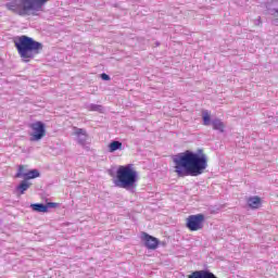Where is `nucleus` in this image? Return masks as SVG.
<instances>
[{"label":"nucleus","instance_id":"1","mask_svg":"<svg viewBox=\"0 0 278 278\" xmlns=\"http://www.w3.org/2000/svg\"><path fill=\"white\" fill-rule=\"evenodd\" d=\"M174 173L177 177H199L207 169V154L203 150L192 152L187 150L173 157Z\"/></svg>","mask_w":278,"mask_h":278},{"label":"nucleus","instance_id":"2","mask_svg":"<svg viewBox=\"0 0 278 278\" xmlns=\"http://www.w3.org/2000/svg\"><path fill=\"white\" fill-rule=\"evenodd\" d=\"M114 184L117 188H123L124 190H128V192H135L138 186V172L134 169V165L119 166Z\"/></svg>","mask_w":278,"mask_h":278},{"label":"nucleus","instance_id":"3","mask_svg":"<svg viewBox=\"0 0 278 278\" xmlns=\"http://www.w3.org/2000/svg\"><path fill=\"white\" fill-rule=\"evenodd\" d=\"M15 47L17 49V53L24 62L34 60V58H36V55L42 51V43L25 35L21 36L18 40L15 41Z\"/></svg>","mask_w":278,"mask_h":278},{"label":"nucleus","instance_id":"4","mask_svg":"<svg viewBox=\"0 0 278 278\" xmlns=\"http://www.w3.org/2000/svg\"><path fill=\"white\" fill-rule=\"evenodd\" d=\"M48 1L49 0H13L7 3V8L20 16H25L27 12H42Z\"/></svg>","mask_w":278,"mask_h":278},{"label":"nucleus","instance_id":"5","mask_svg":"<svg viewBox=\"0 0 278 278\" xmlns=\"http://www.w3.org/2000/svg\"><path fill=\"white\" fill-rule=\"evenodd\" d=\"M202 121L204 127H210L212 125L215 131H219V134H225V123L220 118H213L210 114V111H202Z\"/></svg>","mask_w":278,"mask_h":278},{"label":"nucleus","instance_id":"6","mask_svg":"<svg viewBox=\"0 0 278 278\" xmlns=\"http://www.w3.org/2000/svg\"><path fill=\"white\" fill-rule=\"evenodd\" d=\"M29 140L30 142H40L43 136H47V128L42 122H34L29 124Z\"/></svg>","mask_w":278,"mask_h":278},{"label":"nucleus","instance_id":"7","mask_svg":"<svg viewBox=\"0 0 278 278\" xmlns=\"http://www.w3.org/2000/svg\"><path fill=\"white\" fill-rule=\"evenodd\" d=\"M205 215L203 214L190 215L187 218V229H189L190 231H199L200 229H203Z\"/></svg>","mask_w":278,"mask_h":278},{"label":"nucleus","instance_id":"8","mask_svg":"<svg viewBox=\"0 0 278 278\" xmlns=\"http://www.w3.org/2000/svg\"><path fill=\"white\" fill-rule=\"evenodd\" d=\"M141 240H143L144 245L151 251H155L160 244V240H157V238L150 236L147 232H142Z\"/></svg>","mask_w":278,"mask_h":278},{"label":"nucleus","instance_id":"9","mask_svg":"<svg viewBox=\"0 0 278 278\" xmlns=\"http://www.w3.org/2000/svg\"><path fill=\"white\" fill-rule=\"evenodd\" d=\"M30 207L34 212L47 214V212H49V210H51L53 207H58V204L54 202H48L47 204L36 203V204H31Z\"/></svg>","mask_w":278,"mask_h":278},{"label":"nucleus","instance_id":"10","mask_svg":"<svg viewBox=\"0 0 278 278\" xmlns=\"http://www.w3.org/2000/svg\"><path fill=\"white\" fill-rule=\"evenodd\" d=\"M74 136H76L80 147H86L88 142V132H86V129L74 127Z\"/></svg>","mask_w":278,"mask_h":278},{"label":"nucleus","instance_id":"11","mask_svg":"<svg viewBox=\"0 0 278 278\" xmlns=\"http://www.w3.org/2000/svg\"><path fill=\"white\" fill-rule=\"evenodd\" d=\"M267 12L270 16H274L275 20L273 21L274 25L278 23V0H270L267 2Z\"/></svg>","mask_w":278,"mask_h":278},{"label":"nucleus","instance_id":"12","mask_svg":"<svg viewBox=\"0 0 278 278\" xmlns=\"http://www.w3.org/2000/svg\"><path fill=\"white\" fill-rule=\"evenodd\" d=\"M31 187V184H29L27 180H23L17 187L16 190L20 192V194H25L27 190Z\"/></svg>","mask_w":278,"mask_h":278},{"label":"nucleus","instance_id":"13","mask_svg":"<svg viewBox=\"0 0 278 278\" xmlns=\"http://www.w3.org/2000/svg\"><path fill=\"white\" fill-rule=\"evenodd\" d=\"M262 204V200L258 197H253L248 200V205L253 210H257Z\"/></svg>","mask_w":278,"mask_h":278},{"label":"nucleus","instance_id":"14","mask_svg":"<svg viewBox=\"0 0 278 278\" xmlns=\"http://www.w3.org/2000/svg\"><path fill=\"white\" fill-rule=\"evenodd\" d=\"M121 149H123V142H121V141H112L109 144V152L110 153H114V151H121Z\"/></svg>","mask_w":278,"mask_h":278},{"label":"nucleus","instance_id":"15","mask_svg":"<svg viewBox=\"0 0 278 278\" xmlns=\"http://www.w3.org/2000/svg\"><path fill=\"white\" fill-rule=\"evenodd\" d=\"M86 109L89 111V112H100V113H103V105L101 104H88L86 106Z\"/></svg>","mask_w":278,"mask_h":278},{"label":"nucleus","instance_id":"16","mask_svg":"<svg viewBox=\"0 0 278 278\" xmlns=\"http://www.w3.org/2000/svg\"><path fill=\"white\" fill-rule=\"evenodd\" d=\"M37 177H40V172H38V169H31L26 172L24 179H36Z\"/></svg>","mask_w":278,"mask_h":278},{"label":"nucleus","instance_id":"17","mask_svg":"<svg viewBox=\"0 0 278 278\" xmlns=\"http://www.w3.org/2000/svg\"><path fill=\"white\" fill-rule=\"evenodd\" d=\"M25 175H27V172H25V168L22 165H20L15 177L17 179H21V178L25 179Z\"/></svg>","mask_w":278,"mask_h":278},{"label":"nucleus","instance_id":"18","mask_svg":"<svg viewBox=\"0 0 278 278\" xmlns=\"http://www.w3.org/2000/svg\"><path fill=\"white\" fill-rule=\"evenodd\" d=\"M101 79H103L104 81H110V75H108V74H102V75H101Z\"/></svg>","mask_w":278,"mask_h":278}]
</instances>
